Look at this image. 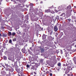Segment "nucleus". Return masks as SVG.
I'll return each instance as SVG.
<instances>
[{
	"label": "nucleus",
	"mask_w": 76,
	"mask_h": 76,
	"mask_svg": "<svg viewBox=\"0 0 76 76\" xmlns=\"http://www.w3.org/2000/svg\"><path fill=\"white\" fill-rule=\"evenodd\" d=\"M30 6H34V4H33L31 3L30 4Z\"/></svg>",
	"instance_id": "obj_7"
},
{
	"label": "nucleus",
	"mask_w": 76,
	"mask_h": 76,
	"mask_svg": "<svg viewBox=\"0 0 76 76\" xmlns=\"http://www.w3.org/2000/svg\"><path fill=\"white\" fill-rule=\"evenodd\" d=\"M26 67H27V68H29V67H30V66L29 65H27Z\"/></svg>",
	"instance_id": "obj_11"
},
{
	"label": "nucleus",
	"mask_w": 76,
	"mask_h": 76,
	"mask_svg": "<svg viewBox=\"0 0 76 76\" xmlns=\"http://www.w3.org/2000/svg\"><path fill=\"white\" fill-rule=\"evenodd\" d=\"M68 20H69V19H68Z\"/></svg>",
	"instance_id": "obj_27"
},
{
	"label": "nucleus",
	"mask_w": 76,
	"mask_h": 76,
	"mask_svg": "<svg viewBox=\"0 0 76 76\" xmlns=\"http://www.w3.org/2000/svg\"><path fill=\"white\" fill-rule=\"evenodd\" d=\"M3 37H6V35L4 34H3Z\"/></svg>",
	"instance_id": "obj_14"
},
{
	"label": "nucleus",
	"mask_w": 76,
	"mask_h": 76,
	"mask_svg": "<svg viewBox=\"0 0 76 76\" xmlns=\"http://www.w3.org/2000/svg\"><path fill=\"white\" fill-rule=\"evenodd\" d=\"M16 70L18 73H21V69H19V68H16Z\"/></svg>",
	"instance_id": "obj_1"
},
{
	"label": "nucleus",
	"mask_w": 76,
	"mask_h": 76,
	"mask_svg": "<svg viewBox=\"0 0 76 76\" xmlns=\"http://www.w3.org/2000/svg\"><path fill=\"white\" fill-rule=\"evenodd\" d=\"M4 60H7V57L5 56L4 57Z\"/></svg>",
	"instance_id": "obj_8"
},
{
	"label": "nucleus",
	"mask_w": 76,
	"mask_h": 76,
	"mask_svg": "<svg viewBox=\"0 0 76 76\" xmlns=\"http://www.w3.org/2000/svg\"><path fill=\"white\" fill-rule=\"evenodd\" d=\"M0 36L1 37V34L0 33Z\"/></svg>",
	"instance_id": "obj_19"
},
{
	"label": "nucleus",
	"mask_w": 76,
	"mask_h": 76,
	"mask_svg": "<svg viewBox=\"0 0 76 76\" xmlns=\"http://www.w3.org/2000/svg\"><path fill=\"white\" fill-rule=\"evenodd\" d=\"M58 66H61V63H58Z\"/></svg>",
	"instance_id": "obj_6"
},
{
	"label": "nucleus",
	"mask_w": 76,
	"mask_h": 76,
	"mask_svg": "<svg viewBox=\"0 0 76 76\" xmlns=\"http://www.w3.org/2000/svg\"><path fill=\"white\" fill-rule=\"evenodd\" d=\"M58 9H60V7H58Z\"/></svg>",
	"instance_id": "obj_18"
},
{
	"label": "nucleus",
	"mask_w": 76,
	"mask_h": 76,
	"mask_svg": "<svg viewBox=\"0 0 76 76\" xmlns=\"http://www.w3.org/2000/svg\"><path fill=\"white\" fill-rule=\"evenodd\" d=\"M76 6H75V7H74V8H76Z\"/></svg>",
	"instance_id": "obj_24"
},
{
	"label": "nucleus",
	"mask_w": 76,
	"mask_h": 76,
	"mask_svg": "<svg viewBox=\"0 0 76 76\" xmlns=\"http://www.w3.org/2000/svg\"><path fill=\"white\" fill-rule=\"evenodd\" d=\"M48 32H50L49 31H48Z\"/></svg>",
	"instance_id": "obj_28"
},
{
	"label": "nucleus",
	"mask_w": 76,
	"mask_h": 76,
	"mask_svg": "<svg viewBox=\"0 0 76 76\" xmlns=\"http://www.w3.org/2000/svg\"><path fill=\"white\" fill-rule=\"evenodd\" d=\"M67 76H70V74H68L67 75Z\"/></svg>",
	"instance_id": "obj_17"
},
{
	"label": "nucleus",
	"mask_w": 76,
	"mask_h": 76,
	"mask_svg": "<svg viewBox=\"0 0 76 76\" xmlns=\"http://www.w3.org/2000/svg\"><path fill=\"white\" fill-rule=\"evenodd\" d=\"M34 73H35V72H34Z\"/></svg>",
	"instance_id": "obj_30"
},
{
	"label": "nucleus",
	"mask_w": 76,
	"mask_h": 76,
	"mask_svg": "<svg viewBox=\"0 0 76 76\" xmlns=\"http://www.w3.org/2000/svg\"><path fill=\"white\" fill-rule=\"evenodd\" d=\"M18 76H20V75H19V74H18Z\"/></svg>",
	"instance_id": "obj_23"
},
{
	"label": "nucleus",
	"mask_w": 76,
	"mask_h": 76,
	"mask_svg": "<svg viewBox=\"0 0 76 76\" xmlns=\"http://www.w3.org/2000/svg\"><path fill=\"white\" fill-rule=\"evenodd\" d=\"M52 75H53V74L52 73H51L50 74V76H52Z\"/></svg>",
	"instance_id": "obj_15"
},
{
	"label": "nucleus",
	"mask_w": 76,
	"mask_h": 76,
	"mask_svg": "<svg viewBox=\"0 0 76 76\" xmlns=\"http://www.w3.org/2000/svg\"><path fill=\"white\" fill-rule=\"evenodd\" d=\"M64 50H65V49H64Z\"/></svg>",
	"instance_id": "obj_29"
},
{
	"label": "nucleus",
	"mask_w": 76,
	"mask_h": 76,
	"mask_svg": "<svg viewBox=\"0 0 76 76\" xmlns=\"http://www.w3.org/2000/svg\"><path fill=\"white\" fill-rule=\"evenodd\" d=\"M64 13H63L61 15V16H63V15H64Z\"/></svg>",
	"instance_id": "obj_16"
},
{
	"label": "nucleus",
	"mask_w": 76,
	"mask_h": 76,
	"mask_svg": "<svg viewBox=\"0 0 76 76\" xmlns=\"http://www.w3.org/2000/svg\"><path fill=\"white\" fill-rule=\"evenodd\" d=\"M12 35L13 36H14V35H16V33H15L14 32H13L12 33Z\"/></svg>",
	"instance_id": "obj_4"
},
{
	"label": "nucleus",
	"mask_w": 76,
	"mask_h": 76,
	"mask_svg": "<svg viewBox=\"0 0 76 76\" xmlns=\"http://www.w3.org/2000/svg\"><path fill=\"white\" fill-rule=\"evenodd\" d=\"M48 11H50V10H48Z\"/></svg>",
	"instance_id": "obj_21"
},
{
	"label": "nucleus",
	"mask_w": 76,
	"mask_h": 76,
	"mask_svg": "<svg viewBox=\"0 0 76 76\" xmlns=\"http://www.w3.org/2000/svg\"><path fill=\"white\" fill-rule=\"evenodd\" d=\"M8 34L10 36L12 35V33L10 32H9Z\"/></svg>",
	"instance_id": "obj_5"
},
{
	"label": "nucleus",
	"mask_w": 76,
	"mask_h": 76,
	"mask_svg": "<svg viewBox=\"0 0 76 76\" xmlns=\"http://www.w3.org/2000/svg\"><path fill=\"white\" fill-rule=\"evenodd\" d=\"M13 41H16V38H15L13 39Z\"/></svg>",
	"instance_id": "obj_10"
},
{
	"label": "nucleus",
	"mask_w": 76,
	"mask_h": 76,
	"mask_svg": "<svg viewBox=\"0 0 76 76\" xmlns=\"http://www.w3.org/2000/svg\"><path fill=\"white\" fill-rule=\"evenodd\" d=\"M75 47H76V45H75Z\"/></svg>",
	"instance_id": "obj_26"
},
{
	"label": "nucleus",
	"mask_w": 76,
	"mask_h": 76,
	"mask_svg": "<svg viewBox=\"0 0 76 76\" xmlns=\"http://www.w3.org/2000/svg\"><path fill=\"white\" fill-rule=\"evenodd\" d=\"M61 54H63V51L62 50H61Z\"/></svg>",
	"instance_id": "obj_12"
},
{
	"label": "nucleus",
	"mask_w": 76,
	"mask_h": 76,
	"mask_svg": "<svg viewBox=\"0 0 76 76\" xmlns=\"http://www.w3.org/2000/svg\"><path fill=\"white\" fill-rule=\"evenodd\" d=\"M56 35H58V34L57 33H56Z\"/></svg>",
	"instance_id": "obj_25"
},
{
	"label": "nucleus",
	"mask_w": 76,
	"mask_h": 76,
	"mask_svg": "<svg viewBox=\"0 0 76 76\" xmlns=\"http://www.w3.org/2000/svg\"><path fill=\"white\" fill-rule=\"evenodd\" d=\"M12 40L10 39L9 40V43H12Z\"/></svg>",
	"instance_id": "obj_9"
},
{
	"label": "nucleus",
	"mask_w": 76,
	"mask_h": 76,
	"mask_svg": "<svg viewBox=\"0 0 76 76\" xmlns=\"http://www.w3.org/2000/svg\"><path fill=\"white\" fill-rule=\"evenodd\" d=\"M53 34V31H51V32H50V35H51L52 34Z\"/></svg>",
	"instance_id": "obj_13"
},
{
	"label": "nucleus",
	"mask_w": 76,
	"mask_h": 76,
	"mask_svg": "<svg viewBox=\"0 0 76 76\" xmlns=\"http://www.w3.org/2000/svg\"><path fill=\"white\" fill-rule=\"evenodd\" d=\"M43 39H46V36L45 35H43L42 36Z\"/></svg>",
	"instance_id": "obj_3"
},
{
	"label": "nucleus",
	"mask_w": 76,
	"mask_h": 76,
	"mask_svg": "<svg viewBox=\"0 0 76 76\" xmlns=\"http://www.w3.org/2000/svg\"><path fill=\"white\" fill-rule=\"evenodd\" d=\"M54 29L55 31H57L58 30V28H57V26H55V27H54Z\"/></svg>",
	"instance_id": "obj_2"
},
{
	"label": "nucleus",
	"mask_w": 76,
	"mask_h": 76,
	"mask_svg": "<svg viewBox=\"0 0 76 76\" xmlns=\"http://www.w3.org/2000/svg\"><path fill=\"white\" fill-rule=\"evenodd\" d=\"M57 70H58V72L59 71V69H57Z\"/></svg>",
	"instance_id": "obj_22"
},
{
	"label": "nucleus",
	"mask_w": 76,
	"mask_h": 76,
	"mask_svg": "<svg viewBox=\"0 0 76 76\" xmlns=\"http://www.w3.org/2000/svg\"><path fill=\"white\" fill-rule=\"evenodd\" d=\"M55 11H56V12H57V10H55Z\"/></svg>",
	"instance_id": "obj_20"
}]
</instances>
